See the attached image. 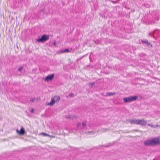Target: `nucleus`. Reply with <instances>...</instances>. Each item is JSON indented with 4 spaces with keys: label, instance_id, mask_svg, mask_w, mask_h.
Returning a JSON list of instances; mask_svg holds the SVG:
<instances>
[{
    "label": "nucleus",
    "instance_id": "obj_5",
    "mask_svg": "<svg viewBox=\"0 0 160 160\" xmlns=\"http://www.w3.org/2000/svg\"><path fill=\"white\" fill-rule=\"evenodd\" d=\"M138 122L139 123L138 125H140L142 126H145L147 124V121L143 118L141 120H139Z\"/></svg>",
    "mask_w": 160,
    "mask_h": 160
},
{
    "label": "nucleus",
    "instance_id": "obj_15",
    "mask_svg": "<svg viewBox=\"0 0 160 160\" xmlns=\"http://www.w3.org/2000/svg\"><path fill=\"white\" fill-rule=\"evenodd\" d=\"M87 124L86 122H84L82 123V128H84L86 127V126Z\"/></svg>",
    "mask_w": 160,
    "mask_h": 160
},
{
    "label": "nucleus",
    "instance_id": "obj_12",
    "mask_svg": "<svg viewBox=\"0 0 160 160\" xmlns=\"http://www.w3.org/2000/svg\"><path fill=\"white\" fill-rule=\"evenodd\" d=\"M69 50L68 49H66L63 50H61L60 51V52L61 53H65V52H69Z\"/></svg>",
    "mask_w": 160,
    "mask_h": 160
},
{
    "label": "nucleus",
    "instance_id": "obj_25",
    "mask_svg": "<svg viewBox=\"0 0 160 160\" xmlns=\"http://www.w3.org/2000/svg\"><path fill=\"white\" fill-rule=\"evenodd\" d=\"M73 95V94H70V95H69V96H72Z\"/></svg>",
    "mask_w": 160,
    "mask_h": 160
},
{
    "label": "nucleus",
    "instance_id": "obj_2",
    "mask_svg": "<svg viewBox=\"0 0 160 160\" xmlns=\"http://www.w3.org/2000/svg\"><path fill=\"white\" fill-rule=\"evenodd\" d=\"M137 98L138 97L136 96H132L123 98V100L125 102H129L135 101Z\"/></svg>",
    "mask_w": 160,
    "mask_h": 160
},
{
    "label": "nucleus",
    "instance_id": "obj_11",
    "mask_svg": "<svg viewBox=\"0 0 160 160\" xmlns=\"http://www.w3.org/2000/svg\"><path fill=\"white\" fill-rule=\"evenodd\" d=\"M142 42L143 43H146L147 45H149L151 47L152 45H151L149 43H148V41L146 40H143L142 41Z\"/></svg>",
    "mask_w": 160,
    "mask_h": 160
},
{
    "label": "nucleus",
    "instance_id": "obj_7",
    "mask_svg": "<svg viewBox=\"0 0 160 160\" xmlns=\"http://www.w3.org/2000/svg\"><path fill=\"white\" fill-rule=\"evenodd\" d=\"M17 132L18 133H19V134L20 135H23L25 133V131L24 130V129L23 128H22L21 129L20 131H19L18 130V129H17Z\"/></svg>",
    "mask_w": 160,
    "mask_h": 160
},
{
    "label": "nucleus",
    "instance_id": "obj_4",
    "mask_svg": "<svg viewBox=\"0 0 160 160\" xmlns=\"http://www.w3.org/2000/svg\"><path fill=\"white\" fill-rule=\"evenodd\" d=\"M54 77L53 74L48 75V76L43 78V80L45 82L52 81Z\"/></svg>",
    "mask_w": 160,
    "mask_h": 160
},
{
    "label": "nucleus",
    "instance_id": "obj_13",
    "mask_svg": "<svg viewBox=\"0 0 160 160\" xmlns=\"http://www.w3.org/2000/svg\"><path fill=\"white\" fill-rule=\"evenodd\" d=\"M77 127L78 128L81 129H83L82 128V124L81 123H79L77 125Z\"/></svg>",
    "mask_w": 160,
    "mask_h": 160
},
{
    "label": "nucleus",
    "instance_id": "obj_19",
    "mask_svg": "<svg viewBox=\"0 0 160 160\" xmlns=\"http://www.w3.org/2000/svg\"><path fill=\"white\" fill-rule=\"evenodd\" d=\"M35 100V98H31L30 99V101L31 102H33Z\"/></svg>",
    "mask_w": 160,
    "mask_h": 160
},
{
    "label": "nucleus",
    "instance_id": "obj_24",
    "mask_svg": "<svg viewBox=\"0 0 160 160\" xmlns=\"http://www.w3.org/2000/svg\"><path fill=\"white\" fill-rule=\"evenodd\" d=\"M34 111L33 109H32L30 111V112H33Z\"/></svg>",
    "mask_w": 160,
    "mask_h": 160
},
{
    "label": "nucleus",
    "instance_id": "obj_16",
    "mask_svg": "<svg viewBox=\"0 0 160 160\" xmlns=\"http://www.w3.org/2000/svg\"><path fill=\"white\" fill-rule=\"evenodd\" d=\"M148 126H151L152 128H156V127L155 126L152 125H151L149 123L148 124Z\"/></svg>",
    "mask_w": 160,
    "mask_h": 160
},
{
    "label": "nucleus",
    "instance_id": "obj_10",
    "mask_svg": "<svg viewBox=\"0 0 160 160\" xmlns=\"http://www.w3.org/2000/svg\"><path fill=\"white\" fill-rule=\"evenodd\" d=\"M115 92H108L107 93L106 95H104V96H111L113 95H115Z\"/></svg>",
    "mask_w": 160,
    "mask_h": 160
},
{
    "label": "nucleus",
    "instance_id": "obj_20",
    "mask_svg": "<svg viewBox=\"0 0 160 160\" xmlns=\"http://www.w3.org/2000/svg\"><path fill=\"white\" fill-rule=\"evenodd\" d=\"M22 67H20L18 69V71L19 72H21L22 69Z\"/></svg>",
    "mask_w": 160,
    "mask_h": 160
},
{
    "label": "nucleus",
    "instance_id": "obj_8",
    "mask_svg": "<svg viewBox=\"0 0 160 160\" xmlns=\"http://www.w3.org/2000/svg\"><path fill=\"white\" fill-rule=\"evenodd\" d=\"M55 102L53 99V98H52V97L51 98V100L50 102L47 103V104L48 105L52 106L55 103Z\"/></svg>",
    "mask_w": 160,
    "mask_h": 160
},
{
    "label": "nucleus",
    "instance_id": "obj_9",
    "mask_svg": "<svg viewBox=\"0 0 160 160\" xmlns=\"http://www.w3.org/2000/svg\"><path fill=\"white\" fill-rule=\"evenodd\" d=\"M53 99L55 102H58L60 99V97L59 96H56L52 97Z\"/></svg>",
    "mask_w": 160,
    "mask_h": 160
},
{
    "label": "nucleus",
    "instance_id": "obj_26",
    "mask_svg": "<svg viewBox=\"0 0 160 160\" xmlns=\"http://www.w3.org/2000/svg\"><path fill=\"white\" fill-rule=\"evenodd\" d=\"M112 3H115L116 2H116H114V1H112Z\"/></svg>",
    "mask_w": 160,
    "mask_h": 160
},
{
    "label": "nucleus",
    "instance_id": "obj_14",
    "mask_svg": "<svg viewBox=\"0 0 160 160\" xmlns=\"http://www.w3.org/2000/svg\"><path fill=\"white\" fill-rule=\"evenodd\" d=\"M156 139L158 140V142H157V144H160V138L158 137H156Z\"/></svg>",
    "mask_w": 160,
    "mask_h": 160
},
{
    "label": "nucleus",
    "instance_id": "obj_1",
    "mask_svg": "<svg viewBox=\"0 0 160 160\" xmlns=\"http://www.w3.org/2000/svg\"><path fill=\"white\" fill-rule=\"evenodd\" d=\"M158 140L156 138H153L152 139L145 140L144 142L145 145L147 146H154L157 144Z\"/></svg>",
    "mask_w": 160,
    "mask_h": 160
},
{
    "label": "nucleus",
    "instance_id": "obj_6",
    "mask_svg": "<svg viewBox=\"0 0 160 160\" xmlns=\"http://www.w3.org/2000/svg\"><path fill=\"white\" fill-rule=\"evenodd\" d=\"M127 121L130 122L131 124H135L138 125L139 123V119H128L127 120Z\"/></svg>",
    "mask_w": 160,
    "mask_h": 160
},
{
    "label": "nucleus",
    "instance_id": "obj_22",
    "mask_svg": "<svg viewBox=\"0 0 160 160\" xmlns=\"http://www.w3.org/2000/svg\"><path fill=\"white\" fill-rule=\"evenodd\" d=\"M53 45L55 46H56V42L55 41H54L53 43Z\"/></svg>",
    "mask_w": 160,
    "mask_h": 160
},
{
    "label": "nucleus",
    "instance_id": "obj_17",
    "mask_svg": "<svg viewBox=\"0 0 160 160\" xmlns=\"http://www.w3.org/2000/svg\"><path fill=\"white\" fill-rule=\"evenodd\" d=\"M41 134L44 136H49V134H47L44 132H42L41 133Z\"/></svg>",
    "mask_w": 160,
    "mask_h": 160
},
{
    "label": "nucleus",
    "instance_id": "obj_21",
    "mask_svg": "<svg viewBox=\"0 0 160 160\" xmlns=\"http://www.w3.org/2000/svg\"><path fill=\"white\" fill-rule=\"evenodd\" d=\"M48 137H49L51 138H55V136L50 135H49V134Z\"/></svg>",
    "mask_w": 160,
    "mask_h": 160
},
{
    "label": "nucleus",
    "instance_id": "obj_3",
    "mask_svg": "<svg viewBox=\"0 0 160 160\" xmlns=\"http://www.w3.org/2000/svg\"><path fill=\"white\" fill-rule=\"evenodd\" d=\"M49 38V37L48 35L44 34L40 38L37 39V41L38 42H42L48 40Z\"/></svg>",
    "mask_w": 160,
    "mask_h": 160
},
{
    "label": "nucleus",
    "instance_id": "obj_18",
    "mask_svg": "<svg viewBox=\"0 0 160 160\" xmlns=\"http://www.w3.org/2000/svg\"><path fill=\"white\" fill-rule=\"evenodd\" d=\"M94 84V82H91L89 83V85H90L91 87H92Z\"/></svg>",
    "mask_w": 160,
    "mask_h": 160
},
{
    "label": "nucleus",
    "instance_id": "obj_23",
    "mask_svg": "<svg viewBox=\"0 0 160 160\" xmlns=\"http://www.w3.org/2000/svg\"><path fill=\"white\" fill-rule=\"evenodd\" d=\"M156 127V128L157 127H160V125H156V126H155Z\"/></svg>",
    "mask_w": 160,
    "mask_h": 160
},
{
    "label": "nucleus",
    "instance_id": "obj_27",
    "mask_svg": "<svg viewBox=\"0 0 160 160\" xmlns=\"http://www.w3.org/2000/svg\"><path fill=\"white\" fill-rule=\"evenodd\" d=\"M69 118H72V117H70V116L69 117Z\"/></svg>",
    "mask_w": 160,
    "mask_h": 160
}]
</instances>
